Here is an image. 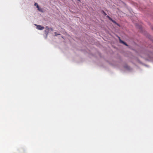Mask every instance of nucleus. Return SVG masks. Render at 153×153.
Instances as JSON below:
<instances>
[{
    "instance_id": "5",
    "label": "nucleus",
    "mask_w": 153,
    "mask_h": 153,
    "mask_svg": "<svg viewBox=\"0 0 153 153\" xmlns=\"http://www.w3.org/2000/svg\"><path fill=\"white\" fill-rule=\"evenodd\" d=\"M55 35L56 36H57L58 35H60V34H58V33H57V32H55Z\"/></svg>"
},
{
    "instance_id": "3",
    "label": "nucleus",
    "mask_w": 153,
    "mask_h": 153,
    "mask_svg": "<svg viewBox=\"0 0 153 153\" xmlns=\"http://www.w3.org/2000/svg\"><path fill=\"white\" fill-rule=\"evenodd\" d=\"M120 42L121 43H123V44H124L125 45H126V46H127L128 45H127V44L125 43V42H123V41L121 40V39H120Z\"/></svg>"
},
{
    "instance_id": "4",
    "label": "nucleus",
    "mask_w": 153,
    "mask_h": 153,
    "mask_svg": "<svg viewBox=\"0 0 153 153\" xmlns=\"http://www.w3.org/2000/svg\"><path fill=\"white\" fill-rule=\"evenodd\" d=\"M45 29L46 30H48V31L50 29L48 26L46 27Z\"/></svg>"
},
{
    "instance_id": "2",
    "label": "nucleus",
    "mask_w": 153,
    "mask_h": 153,
    "mask_svg": "<svg viewBox=\"0 0 153 153\" xmlns=\"http://www.w3.org/2000/svg\"><path fill=\"white\" fill-rule=\"evenodd\" d=\"M37 5V8H38V10L40 11H42V10L41 9L39 8V6L38 4L37 3H35L34 5Z\"/></svg>"
},
{
    "instance_id": "6",
    "label": "nucleus",
    "mask_w": 153,
    "mask_h": 153,
    "mask_svg": "<svg viewBox=\"0 0 153 153\" xmlns=\"http://www.w3.org/2000/svg\"><path fill=\"white\" fill-rule=\"evenodd\" d=\"M50 30H51V31H53V29L52 28H51L50 29Z\"/></svg>"
},
{
    "instance_id": "8",
    "label": "nucleus",
    "mask_w": 153,
    "mask_h": 153,
    "mask_svg": "<svg viewBox=\"0 0 153 153\" xmlns=\"http://www.w3.org/2000/svg\"><path fill=\"white\" fill-rule=\"evenodd\" d=\"M35 6H37V5H35Z\"/></svg>"
},
{
    "instance_id": "1",
    "label": "nucleus",
    "mask_w": 153,
    "mask_h": 153,
    "mask_svg": "<svg viewBox=\"0 0 153 153\" xmlns=\"http://www.w3.org/2000/svg\"><path fill=\"white\" fill-rule=\"evenodd\" d=\"M35 25L36 26L37 29L39 30H42L45 28L44 27L40 25Z\"/></svg>"
},
{
    "instance_id": "7",
    "label": "nucleus",
    "mask_w": 153,
    "mask_h": 153,
    "mask_svg": "<svg viewBox=\"0 0 153 153\" xmlns=\"http://www.w3.org/2000/svg\"><path fill=\"white\" fill-rule=\"evenodd\" d=\"M112 22H114V23H116V22L115 21H112Z\"/></svg>"
}]
</instances>
